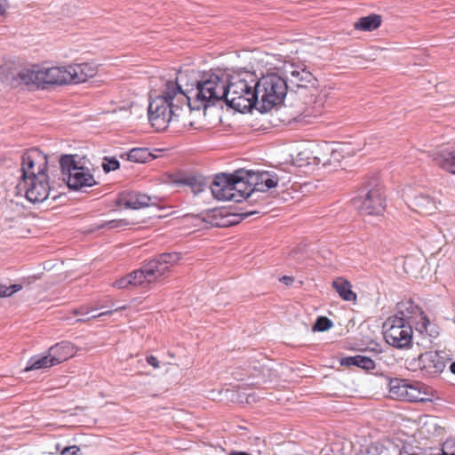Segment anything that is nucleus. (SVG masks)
Wrapping results in <instances>:
<instances>
[{
  "instance_id": "1",
  "label": "nucleus",
  "mask_w": 455,
  "mask_h": 455,
  "mask_svg": "<svg viewBox=\"0 0 455 455\" xmlns=\"http://www.w3.org/2000/svg\"><path fill=\"white\" fill-rule=\"evenodd\" d=\"M289 86L287 81L276 74L263 76L256 80L254 73L239 71L230 76H209L197 84L190 98L176 84H171L168 93L172 95L175 103L172 105V113L185 103H189L191 99L199 103L196 108H206L223 100L228 107L241 113L253 108L260 113H266L283 101Z\"/></svg>"
},
{
  "instance_id": "2",
  "label": "nucleus",
  "mask_w": 455,
  "mask_h": 455,
  "mask_svg": "<svg viewBox=\"0 0 455 455\" xmlns=\"http://www.w3.org/2000/svg\"><path fill=\"white\" fill-rule=\"evenodd\" d=\"M11 162L21 161L20 167L15 171H4V183L14 188L16 193L22 194L23 198L33 204L45 201L51 191L48 176L47 156L40 149L32 148L20 156L11 158Z\"/></svg>"
},
{
  "instance_id": "3",
  "label": "nucleus",
  "mask_w": 455,
  "mask_h": 455,
  "mask_svg": "<svg viewBox=\"0 0 455 455\" xmlns=\"http://www.w3.org/2000/svg\"><path fill=\"white\" fill-rule=\"evenodd\" d=\"M225 73L222 71L214 72V75H220V76H225ZM180 75H182V72H180ZM213 75V73H210L207 75H204L201 80H196L194 84H192V87L190 89H182L181 85L180 84V81L182 80V76H180L177 80L172 81H167L164 84V89L162 92V94H159L156 96L155 98H151L148 105V120L153 127H155L158 131H164L165 130L169 124L174 120L175 118L179 117L180 116L181 111L184 109V108L188 107L190 110H199L202 108H196V106L198 105V102H196L194 99H191L189 100V103L187 102L183 106H181L180 108H179L175 113H169L171 110L174 111V108H172V105H174V100H172V95L169 92V88L171 86V84H176L180 90L187 96L189 97L192 96L191 92L197 87V84L201 83L203 80L206 79L209 76Z\"/></svg>"
},
{
  "instance_id": "4",
  "label": "nucleus",
  "mask_w": 455,
  "mask_h": 455,
  "mask_svg": "<svg viewBox=\"0 0 455 455\" xmlns=\"http://www.w3.org/2000/svg\"><path fill=\"white\" fill-rule=\"evenodd\" d=\"M180 259V255L178 252L162 253L143 265L140 269L134 270L131 274L117 279L114 283V286L119 289L130 286L149 287L164 276L165 273L169 272Z\"/></svg>"
},
{
  "instance_id": "5",
  "label": "nucleus",
  "mask_w": 455,
  "mask_h": 455,
  "mask_svg": "<svg viewBox=\"0 0 455 455\" xmlns=\"http://www.w3.org/2000/svg\"><path fill=\"white\" fill-rule=\"evenodd\" d=\"M12 87H25L28 90H44L50 85L68 84L66 66L47 67L34 65L24 68L13 74L10 78L5 76Z\"/></svg>"
},
{
  "instance_id": "6",
  "label": "nucleus",
  "mask_w": 455,
  "mask_h": 455,
  "mask_svg": "<svg viewBox=\"0 0 455 455\" xmlns=\"http://www.w3.org/2000/svg\"><path fill=\"white\" fill-rule=\"evenodd\" d=\"M5 193L4 202L2 203V232L9 236H23L26 233L23 227L26 218L23 195L16 193L9 184H5Z\"/></svg>"
},
{
  "instance_id": "7",
  "label": "nucleus",
  "mask_w": 455,
  "mask_h": 455,
  "mask_svg": "<svg viewBox=\"0 0 455 455\" xmlns=\"http://www.w3.org/2000/svg\"><path fill=\"white\" fill-rule=\"evenodd\" d=\"M60 166L63 180L72 190H82L97 183L91 170L82 165L81 159H77V156H62L60 159Z\"/></svg>"
},
{
  "instance_id": "8",
  "label": "nucleus",
  "mask_w": 455,
  "mask_h": 455,
  "mask_svg": "<svg viewBox=\"0 0 455 455\" xmlns=\"http://www.w3.org/2000/svg\"><path fill=\"white\" fill-rule=\"evenodd\" d=\"M412 324L403 318L389 316L383 323L386 342L397 349H409L413 343Z\"/></svg>"
},
{
  "instance_id": "9",
  "label": "nucleus",
  "mask_w": 455,
  "mask_h": 455,
  "mask_svg": "<svg viewBox=\"0 0 455 455\" xmlns=\"http://www.w3.org/2000/svg\"><path fill=\"white\" fill-rule=\"evenodd\" d=\"M447 358L438 351H427L420 354L410 362L413 371H419L424 378H436L446 368Z\"/></svg>"
},
{
  "instance_id": "10",
  "label": "nucleus",
  "mask_w": 455,
  "mask_h": 455,
  "mask_svg": "<svg viewBox=\"0 0 455 455\" xmlns=\"http://www.w3.org/2000/svg\"><path fill=\"white\" fill-rule=\"evenodd\" d=\"M393 316L403 318L411 324H416V330L420 333L435 336L436 331L431 327L430 321L419 307L411 299L404 300L397 305L396 314Z\"/></svg>"
},
{
  "instance_id": "11",
  "label": "nucleus",
  "mask_w": 455,
  "mask_h": 455,
  "mask_svg": "<svg viewBox=\"0 0 455 455\" xmlns=\"http://www.w3.org/2000/svg\"><path fill=\"white\" fill-rule=\"evenodd\" d=\"M355 207L363 215H381L386 208V202L381 188L374 187L364 195L353 200Z\"/></svg>"
},
{
  "instance_id": "12",
  "label": "nucleus",
  "mask_w": 455,
  "mask_h": 455,
  "mask_svg": "<svg viewBox=\"0 0 455 455\" xmlns=\"http://www.w3.org/2000/svg\"><path fill=\"white\" fill-rule=\"evenodd\" d=\"M283 75L287 85L294 87H307L314 85L315 78L304 64L286 62L283 66Z\"/></svg>"
},
{
  "instance_id": "13",
  "label": "nucleus",
  "mask_w": 455,
  "mask_h": 455,
  "mask_svg": "<svg viewBox=\"0 0 455 455\" xmlns=\"http://www.w3.org/2000/svg\"><path fill=\"white\" fill-rule=\"evenodd\" d=\"M232 192L235 194L236 199L233 202H242L251 196L253 192V186H251L249 181L250 171L238 170L235 173L229 175Z\"/></svg>"
},
{
  "instance_id": "14",
  "label": "nucleus",
  "mask_w": 455,
  "mask_h": 455,
  "mask_svg": "<svg viewBox=\"0 0 455 455\" xmlns=\"http://www.w3.org/2000/svg\"><path fill=\"white\" fill-rule=\"evenodd\" d=\"M97 66L93 63H79L66 66L68 84H80L97 74Z\"/></svg>"
},
{
  "instance_id": "15",
  "label": "nucleus",
  "mask_w": 455,
  "mask_h": 455,
  "mask_svg": "<svg viewBox=\"0 0 455 455\" xmlns=\"http://www.w3.org/2000/svg\"><path fill=\"white\" fill-rule=\"evenodd\" d=\"M249 181L251 186H253V192H266L278 185L279 178L274 172L250 170Z\"/></svg>"
},
{
  "instance_id": "16",
  "label": "nucleus",
  "mask_w": 455,
  "mask_h": 455,
  "mask_svg": "<svg viewBox=\"0 0 455 455\" xmlns=\"http://www.w3.org/2000/svg\"><path fill=\"white\" fill-rule=\"evenodd\" d=\"M212 196L220 201H233L236 199L232 192L230 177L228 174L221 173L216 175L214 180L210 185Z\"/></svg>"
},
{
  "instance_id": "17",
  "label": "nucleus",
  "mask_w": 455,
  "mask_h": 455,
  "mask_svg": "<svg viewBox=\"0 0 455 455\" xmlns=\"http://www.w3.org/2000/svg\"><path fill=\"white\" fill-rule=\"evenodd\" d=\"M48 353L52 360V362H53L54 365H57L72 357L76 353V349L71 342L61 341L52 346L48 349Z\"/></svg>"
},
{
  "instance_id": "18",
  "label": "nucleus",
  "mask_w": 455,
  "mask_h": 455,
  "mask_svg": "<svg viewBox=\"0 0 455 455\" xmlns=\"http://www.w3.org/2000/svg\"><path fill=\"white\" fill-rule=\"evenodd\" d=\"M120 203L125 208L138 210L147 207L151 204V197L137 191L124 193L120 197Z\"/></svg>"
},
{
  "instance_id": "19",
  "label": "nucleus",
  "mask_w": 455,
  "mask_h": 455,
  "mask_svg": "<svg viewBox=\"0 0 455 455\" xmlns=\"http://www.w3.org/2000/svg\"><path fill=\"white\" fill-rule=\"evenodd\" d=\"M427 388V387L419 382H408V388H406L403 401L415 403L430 400L429 394L426 391Z\"/></svg>"
},
{
  "instance_id": "20",
  "label": "nucleus",
  "mask_w": 455,
  "mask_h": 455,
  "mask_svg": "<svg viewBox=\"0 0 455 455\" xmlns=\"http://www.w3.org/2000/svg\"><path fill=\"white\" fill-rule=\"evenodd\" d=\"M339 363L342 366H356L365 371H371L376 367L375 362L371 357L362 355L343 357Z\"/></svg>"
},
{
  "instance_id": "21",
  "label": "nucleus",
  "mask_w": 455,
  "mask_h": 455,
  "mask_svg": "<svg viewBox=\"0 0 455 455\" xmlns=\"http://www.w3.org/2000/svg\"><path fill=\"white\" fill-rule=\"evenodd\" d=\"M434 161L443 170L455 174V148L434 153Z\"/></svg>"
},
{
  "instance_id": "22",
  "label": "nucleus",
  "mask_w": 455,
  "mask_h": 455,
  "mask_svg": "<svg viewBox=\"0 0 455 455\" xmlns=\"http://www.w3.org/2000/svg\"><path fill=\"white\" fill-rule=\"evenodd\" d=\"M382 22V17L379 14H370L368 16L361 17L355 23L354 28L355 30L360 31H373L379 28Z\"/></svg>"
},
{
  "instance_id": "23",
  "label": "nucleus",
  "mask_w": 455,
  "mask_h": 455,
  "mask_svg": "<svg viewBox=\"0 0 455 455\" xmlns=\"http://www.w3.org/2000/svg\"><path fill=\"white\" fill-rule=\"evenodd\" d=\"M332 286L339 295L346 301H355L356 294L352 291L351 284L343 278H338L332 283Z\"/></svg>"
},
{
  "instance_id": "24",
  "label": "nucleus",
  "mask_w": 455,
  "mask_h": 455,
  "mask_svg": "<svg viewBox=\"0 0 455 455\" xmlns=\"http://www.w3.org/2000/svg\"><path fill=\"white\" fill-rule=\"evenodd\" d=\"M408 382L407 379H391L388 383L391 398L403 401Z\"/></svg>"
},
{
  "instance_id": "25",
  "label": "nucleus",
  "mask_w": 455,
  "mask_h": 455,
  "mask_svg": "<svg viewBox=\"0 0 455 455\" xmlns=\"http://www.w3.org/2000/svg\"><path fill=\"white\" fill-rule=\"evenodd\" d=\"M52 361V360L50 357L49 353H47L45 355H34L28 361L25 371H29L50 368L54 366V363Z\"/></svg>"
},
{
  "instance_id": "26",
  "label": "nucleus",
  "mask_w": 455,
  "mask_h": 455,
  "mask_svg": "<svg viewBox=\"0 0 455 455\" xmlns=\"http://www.w3.org/2000/svg\"><path fill=\"white\" fill-rule=\"evenodd\" d=\"M127 160L134 163H147L153 160L156 156L147 148H134L126 154Z\"/></svg>"
},
{
  "instance_id": "27",
  "label": "nucleus",
  "mask_w": 455,
  "mask_h": 455,
  "mask_svg": "<svg viewBox=\"0 0 455 455\" xmlns=\"http://www.w3.org/2000/svg\"><path fill=\"white\" fill-rule=\"evenodd\" d=\"M415 204L419 211L426 214H432L437 209V202L428 195L417 196Z\"/></svg>"
},
{
  "instance_id": "28",
  "label": "nucleus",
  "mask_w": 455,
  "mask_h": 455,
  "mask_svg": "<svg viewBox=\"0 0 455 455\" xmlns=\"http://www.w3.org/2000/svg\"><path fill=\"white\" fill-rule=\"evenodd\" d=\"M182 183L188 186L194 194H199L208 187V181L203 176H188L182 180Z\"/></svg>"
},
{
  "instance_id": "29",
  "label": "nucleus",
  "mask_w": 455,
  "mask_h": 455,
  "mask_svg": "<svg viewBox=\"0 0 455 455\" xmlns=\"http://www.w3.org/2000/svg\"><path fill=\"white\" fill-rule=\"evenodd\" d=\"M327 151L330 152V157L328 158L326 156H315V158L317 161L316 164H322L323 167L331 165H333L334 167L338 166L341 156L340 153L337 150L330 148H327Z\"/></svg>"
},
{
  "instance_id": "30",
  "label": "nucleus",
  "mask_w": 455,
  "mask_h": 455,
  "mask_svg": "<svg viewBox=\"0 0 455 455\" xmlns=\"http://www.w3.org/2000/svg\"><path fill=\"white\" fill-rule=\"evenodd\" d=\"M131 225V222L124 219L112 220L101 224V228L108 229H124L126 227Z\"/></svg>"
},
{
  "instance_id": "31",
  "label": "nucleus",
  "mask_w": 455,
  "mask_h": 455,
  "mask_svg": "<svg viewBox=\"0 0 455 455\" xmlns=\"http://www.w3.org/2000/svg\"><path fill=\"white\" fill-rule=\"evenodd\" d=\"M333 323L326 316L317 317L315 323L313 325V331H325L332 327Z\"/></svg>"
},
{
  "instance_id": "32",
  "label": "nucleus",
  "mask_w": 455,
  "mask_h": 455,
  "mask_svg": "<svg viewBox=\"0 0 455 455\" xmlns=\"http://www.w3.org/2000/svg\"><path fill=\"white\" fill-rule=\"evenodd\" d=\"M120 164L118 160H116L115 157H104L103 163H102V168L105 172H109L111 171H116L119 168Z\"/></svg>"
},
{
  "instance_id": "33",
  "label": "nucleus",
  "mask_w": 455,
  "mask_h": 455,
  "mask_svg": "<svg viewBox=\"0 0 455 455\" xmlns=\"http://www.w3.org/2000/svg\"><path fill=\"white\" fill-rule=\"evenodd\" d=\"M22 289V285L20 283L12 284L9 286L2 284V298L3 297H10L12 294L18 292Z\"/></svg>"
},
{
  "instance_id": "34",
  "label": "nucleus",
  "mask_w": 455,
  "mask_h": 455,
  "mask_svg": "<svg viewBox=\"0 0 455 455\" xmlns=\"http://www.w3.org/2000/svg\"><path fill=\"white\" fill-rule=\"evenodd\" d=\"M98 310V307H88L85 306L79 307L73 310L75 315H79L81 318H86L89 315Z\"/></svg>"
},
{
  "instance_id": "35",
  "label": "nucleus",
  "mask_w": 455,
  "mask_h": 455,
  "mask_svg": "<svg viewBox=\"0 0 455 455\" xmlns=\"http://www.w3.org/2000/svg\"><path fill=\"white\" fill-rule=\"evenodd\" d=\"M368 452L370 455H390L389 451L379 443L371 445Z\"/></svg>"
},
{
  "instance_id": "36",
  "label": "nucleus",
  "mask_w": 455,
  "mask_h": 455,
  "mask_svg": "<svg viewBox=\"0 0 455 455\" xmlns=\"http://www.w3.org/2000/svg\"><path fill=\"white\" fill-rule=\"evenodd\" d=\"M125 308L124 307H118V308H116L115 311H117L118 309H124ZM114 312V310H107V311H104V312H101V313H99L96 315V313H93V315H89V316H87L86 318H78L76 319V323H79V322H87V321H90L91 319H96V318H100L101 316H104V315H110Z\"/></svg>"
},
{
  "instance_id": "37",
  "label": "nucleus",
  "mask_w": 455,
  "mask_h": 455,
  "mask_svg": "<svg viewBox=\"0 0 455 455\" xmlns=\"http://www.w3.org/2000/svg\"><path fill=\"white\" fill-rule=\"evenodd\" d=\"M437 455H455V442L446 441L443 444L442 452Z\"/></svg>"
},
{
  "instance_id": "38",
  "label": "nucleus",
  "mask_w": 455,
  "mask_h": 455,
  "mask_svg": "<svg viewBox=\"0 0 455 455\" xmlns=\"http://www.w3.org/2000/svg\"><path fill=\"white\" fill-rule=\"evenodd\" d=\"M80 448L76 445L65 447L61 451L60 455H79Z\"/></svg>"
},
{
  "instance_id": "39",
  "label": "nucleus",
  "mask_w": 455,
  "mask_h": 455,
  "mask_svg": "<svg viewBox=\"0 0 455 455\" xmlns=\"http://www.w3.org/2000/svg\"><path fill=\"white\" fill-rule=\"evenodd\" d=\"M146 361L148 364H150L155 369L159 368V361L156 356L148 355V356H147Z\"/></svg>"
},
{
  "instance_id": "40",
  "label": "nucleus",
  "mask_w": 455,
  "mask_h": 455,
  "mask_svg": "<svg viewBox=\"0 0 455 455\" xmlns=\"http://www.w3.org/2000/svg\"><path fill=\"white\" fill-rule=\"evenodd\" d=\"M279 280L285 285L289 286L292 284L294 278L292 276L283 275Z\"/></svg>"
},
{
  "instance_id": "41",
  "label": "nucleus",
  "mask_w": 455,
  "mask_h": 455,
  "mask_svg": "<svg viewBox=\"0 0 455 455\" xmlns=\"http://www.w3.org/2000/svg\"><path fill=\"white\" fill-rule=\"evenodd\" d=\"M255 213H259V211H251V212H242L241 216H243V218H246V217L255 214Z\"/></svg>"
},
{
  "instance_id": "42",
  "label": "nucleus",
  "mask_w": 455,
  "mask_h": 455,
  "mask_svg": "<svg viewBox=\"0 0 455 455\" xmlns=\"http://www.w3.org/2000/svg\"><path fill=\"white\" fill-rule=\"evenodd\" d=\"M2 165H4L5 169H10L12 167L10 164H8L6 158H2Z\"/></svg>"
},
{
  "instance_id": "43",
  "label": "nucleus",
  "mask_w": 455,
  "mask_h": 455,
  "mask_svg": "<svg viewBox=\"0 0 455 455\" xmlns=\"http://www.w3.org/2000/svg\"><path fill=\"white\" fill-rule=\"evenodd\" d=\"M450 370L451 371L455 374V362H453L451 365H450Z\"/></svg>"
}]
</instances>
